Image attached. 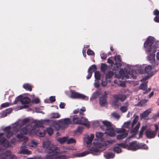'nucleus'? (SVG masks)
I'll list each match as a JSON object with an SVG mask.
<instances>
[{"mask_svg":"<svg viewBox=\"0 0 159 159\" xmlns=\"http://www.w3.org/2000/svg\"><path fill=\"white\" fill-rule=\"evenodd\" d=\"M48 152L53 155L55 159H66L67 156L64 154L65 151L61 152H59V149L57 146H52L49 148Z\"/></svg>","mask_w":159,"mask_h":159,"instance_id":"f257e3e1","label":"nucleus"},{"mask_svg":"<svg viewBox=\"0 0 159 159\" xmlns=\"http://www.w3.org/2000/svg\"><path fill=\"white\" fill-rule=\"evenodd\" d=\"M154 42V38L149 36L147 39L146 41L144 43V47L146 48L148 46H149L148 48L146 49V52H155L157 51V49L155 47L152 45V44Z\"/></svg>","mask_w":159,"mask_h":159,"instance_id":"f03ea898","label":"nucleus"},{"mask_svg":"<svg viewBox=\"0 0 159 159\" xmlns=\"http://www.w3.org/2000/svg\"><path fill=\"white\" fill-rule=\"evenodd\" d=\"M118 146L124 148H127L129 150L134 151L138 149V143L136 141L130 142L129 144L125 143H120L117 144Z\"/></svg>","mask_w":159,"mask_h":159,"instance_id":"7ed1b4c3","label":"nucleus"},{"mask_svg":"<svg viewBox=\"0 0 159 159\" xmlns=\"http://www.w3.org/2000/svg\"><path fill=\"white\" fill-rule=\"evenodd\" d=\"M155 129L154 130H152L150 129H147L146 130L145 134L147 138L148 139L154 138L157 135V133L158 129V125H155Z\"/></svg>","mask_w":159,"mask_h":159,"instance_id":"20e7f679","label":"nucleus"},{"mask_svg":"<svg viewBox=\"0 0 159 159\" xmlns=\"http://www.w3.org/2000/svg\"><path fill=\"white\" fill-rule=\"evenodd\" d=\"M113 97L114 99L113 103L115 106L118 105L119 100H120L122 102L125 100L126 98V95L123 94H115L113 96Z\"/></svg>","mask_w":159,"mask_h":159,"instance_id":"39448f33","label":"nucleus"},{"mask_svg":"<svg viewBox=\"0 0 159 159\" xmlns=\"http://www.w3.org/2000/svg\"><path fill=\"white\" fill-rule=\"evenodd\" d=\"M11 152L10 151H7L3 153H2L1 150H0V159H16V157L13 155H11Z\"/></svg>","mask_w":159,"mask_h":159,"instance_id":"423d86ee","label":"nucleus"},{"mask_svg":"<svg viewBox=\"0 0 159 159\" xmlns=\"http://www.w3.org/2000/svg\"><path fill=\"white\" fill-rule=\"evenodd\" d=\"M70 92V97L72 98L84 99L86 98L85 96L75 92L74 90H71Z\"/></svg>","mask_w":159,"mask_h":159,"instance_id":"0eeeda50","label":"nucleus"},{"mask_svg":"<svg viewBox=\"0 0 159 159\" xmlns=\"http://www.w3.org/2000/svg\"><path fill=\"white\" fill-rule=\"evenodd\" d=\"M29 119L28 118L24 119L20 124L17 125L16 126L13 127V130L16 132L19 131L20 128L29 123Z\"/></svg>","mask_w":159,"mask_h":159,"instance_id":"6e6552de","label":"nucleus"},{"mask_svg":"<svg viewBox=\"0 0 159 159\" xmlns=\"http://www.w3.org/2000/svg\"><path fill=\"white\" fill-rule=\"evenodd\" d=\"M102 123L103 125L101 126L100 128L103 131L106 130H108L113 127L112 124L110 122L105 120L102 121Z\"/></svg>","mask_w":159,"mask_h":159,"instance_id":"1a4fd4ad","label":"nucleus"},{"mask_svg":"<svg viewBox=\"0 0 159 159\" xmlns=\"http://www.w3.org/2000/svg\"><path fill=\"white\" fill-rule=\"evenodd\" d=\"M4 135L3 133H0V144L2 145L5 148H7L9 146V142L5 138L2 137Z\"/></svg>","mask_w":159,"mask_h":159,"instance_id":"9d476101","label":"nucleus"},{"mask_svg":"<svg viewBox=\"0 0 159 159\" xmlns=\"http://www.w3.org/2000/svg\"><path fill=\"white\" fill-rule=\"evenodd\" d=\"M59 122L61 123V125H62V128H65L67 127L69 124L71 123V121L70 119L69 118H65L63 120H60Z\"/></svg>","mask_w":159,"mask_h":159,"instance_id":"9b49d317","label":"nucleus"},{"mask_svg":"<svg viewBox=\"0 0 159 159\" xmlns=\"http://www.w3.org/2000/svg\"><path fill=\"white\" fill-rule=\"evenodd\" d=\"M51 142L49 141L46 140L44 141L43 143V147L44 148H46L45 150V153H50L49 152V151L48 149H49V148L52 146H56V145L52 144L50 145Z\"/></svg>","mask_w":159,"mask_h":159,"instance_id":"f8f14e48","label":"nucleus"},{"mask_svg":"<svg viewBox=\"0 0 159 159\" xmlns=\"http://www.w3.org/2000/svg\"><path fill=\"white\" fill-rule=\"evenodd\" d=\"M46 131L42 129L39 128L35 131V133L36 135L40 137H43L46 134Z\"/></svg>","mask_w":159,"mask_h":159,"instance_id":"ddd939ff","label":"nucleus"},{"mask_svg":"<svg viewBox=\"0 0 159 159\" xmlns=\"http://www.w3.org/2000/svg\"><path fill=\"white\" fill-rule=\"evenodd\" d=\"M20 102L23 105L27 104L30 103V99L27 97H23L21 95Z\"/></svg>","mask_w":159,"mask_h":159,"instance_id":"4468645a","label":"nucleus"},{"mask_svg":"<svg viewBox=\"0 0 159 159\" xmlns=\"http://www.w3.org/2000/svg\"><path fill=\"white\" fill-rule=\"evenodd\" d=\"M152 69V66L150 65L148 66L145 68L144 70H140V72L142 74L147 73L149 75H150L151 73V71Z\"/></svg>","mask_w":159,"mask_h":159,"instance_id":"2eb2a0df","label":"nucleus"},{"mask_svg":"<svg viewBox=\"0 0 159 159\" xmlns=\"http://www.w3.org/2000/svg\"><path fill=\"white\" fill-rule=\"evenodd\" d=\"M107 95H103L99 98V103L101 106H104L107 103Z\"/></svg>","mask_w":159,"mask_h":159,"instance_id":"dca6fc26","label":"nucleus"},{"mask_svg":"<svg viewBox=\"0 0 159 159\" xmlns=\"http://www.w3.org/2000/svg\"><path fill=\"white\" fill-rule=\"evenodd\" d=\"M125 106H122L120 108V110L122 113H125L127 111L128 109L129 104L128 102H126L125 103Z\"/></svg>","mask_w":159,"mask_h":159,"instance_id":"f3484780","label":"nucleus"},{"mask_svg":"<svg viewBox=\"0 0 159 159\" xmlns=\"http://www.w3.org/2000/svg\"><path fill=\"white\" fill-rule=\"evenodd\" d=\"M73 121L74 124H80L81 123V119L77 115H75L73 116Z\"/></svg>","mask_w":159,"mask_h":159,"instance_id":"a211bd4d","label":"nucleus"},{"mask_svg":"<svg viewBox=\"0 0 159 159\" xmlns=\"http://www.w3.org/2000/svg\"><path fill=\"white\" fill-rule=\"evenodd\" d=\"M52 124L53 127L57 131L59 130L60 127L62 128V125H61V123H60V125L58 122L56 121H53Z\"/></svg>","mask_w":159,"mask_h":159,"instance_id":"6ab92c4d","label":"nucleus"},{"mask_svg":"<svg viewBox=\"0 0 159 159\" xmlns=\"http://www.w3.org/2000/svg\"><path fill=\"white\" fill-rule=\"evenodd\" d=\"M153 53L150 54L148 57V60L150 61V63H153L155 62V52H152Z\"/></svg>","mask_w":159,"mask_h":159,"instance_id":"aec40b11","label":"nucleus"},{"mask_svg":"<svg viewBox=\"0 0 159 159\" xmlns=\"http://www.w3.org/2000/svg\"><path fill=\"white\" fill-rule=\"evenodd\" d=\"M151 112V111L150 109L147 110L140 114V117L141 118H144L147 117Z\"/></svg>","mask_w":159,"mask_h":159,"instance_id":"412c9836","label":"nucleus"},{"mask_svg":"<svg viewBox=\"0 0 159 159\" xmlns=\"http://www.w3.org/2000/svg\"><path fill=\"white\" fill-rule=\"evenodd\" d=\"M23 87L27 91H31L32 90V86L30 84H24L23 85Z\"/></svg>","mask_w":159,"mask_h":159,"instance_id":"4be33fe9","label":"nucleus"},{"mask_svg":"<svg viewBox=\"0 0 159 159\" xmlns=\"http://www.w3.org/2000/svg\"><path fill=\"white\" fill-rule=\"evenodd\" d=\"M105 157L107 159L112 158L115 157V154L112 152H109L104 154Z\"/></svg>","mask_w":159,"mask_h":159,"instance_id":"5701e85b","label":"nucleus"},{"mask_svg":"<svg viewBox=\"0 0 159 159\" xmlns=\"http://www.w3.org/2000/svg\"><path fill=\"white\" fill-rule=\"evenodd\" d=\"M90 152L89 151H86L82 152L76 153L75 156L77 157H83L89 154Z\"/></svg>","mask_w":159,"mask_h":159,"instance_id":"b1692460","label":"nucleus"},{"mask_svg":"<svg viewBox=\"0 0 159 159\" xmlns=\"http://www.w3.org/2000/svg\"><path fill=\"white\" fill-rule=\"evenodd\" d=\"M134 118L133 120V122L131 124V127L132 128H133V127H134V125L137 123L139 119L138 116L136 115L135 114H134Z\"/></svg>","mask_w":159,"mask_h":159,"instance_id":"393cba45","label":"nucleus"},{"mask_svg":"<svg viewBox=\"0 0 159 159\" xmlns=\"http://www.w3.org/2000/svg\"><path fill=\"white\" fill-rule=\"evenodd\" d=\"M109 132L108 135L111 137H113L116 135L115 130L113 127L111 128L110 129L107 130Z\"/></svg>","mask_w":159,"mask_h":159,"instance_id":"a878e982","label":"nucleus"},{"mask_svg":"<svg viewBox=\"0 0 159 159\" xmlns=\"http://www.w3.org/2000/svg\"><path fill=\"white\" fill-rule=\"evenodd\" d=\"M94 138V135L93 134H91L90 137L88 136L87 139V140L86 141V144L88 145H89L91 144Z\"/></svg>","mask_w":159,"mask_h":159,"instance_id":"bb28decb","label":"nucleus"},{"mask_svg":"<svg viewBox=\"0 0 159 159\" xmlns=\"http://www.w3.org/2000/svg\"><path fill=\"white\" fill-rule=\"evenodd\" d=\"M128 133H127L125 132L123 133L122 134L117 135V139L119 140L122 139L128 136Z\"/></svg>","mask_w":159,"mask_h":159,"instance_id":"cd10ccee","label":"nucleus"},{"mask_svg":"<svg viewBox=\"0 0 159 159\" xmlns=\"http://www.w3.org/2000/svg\"><path fill=\"white\" fill-rule=\"evenodd\" d=\"M28 132V129L26 127L22 128L20 130V133L24 135H26Z\"/></svg>","mask_w":159,"mask_h":159,"instance_id":"c85d7f7f","label":"nucleus"},{"mask_svg":"<svg viewBox=\"0 0 159 159\" xmlns=\"http://www.w3.org/2000/svg\"><path fill=\"white\" fill-rule=\"evenodd\" d=\"M114 75V73L112 71H109L106 75V79L107 80L108 79L111 78Z\"/></svg>","mask_w":159,"mask_h":159,"instance_id":"c756f323","label":"nucleus"},{"mask_svg":"<svg viewBox=\"0 0 159 159\" xmlns=\"http://www.w3.org/2000/svg\"><path fill=\"white\" fill-rule=\"evenodd\" d=\"M140 123L139 122L137 124L136 126L132 129L131 131V132L133 133H134L135 134H136L137 132L139 130V129L140 126Z\"/></svg>","mask_w":159,"mask_h":159,"instance_id":"7c9ffc66","label":"nucleus"},{"mask_svg":"<svg viewBox=\"0 0 159 159\" xmlns=\"http://www.w3.org/2000/svg\"><path fill=\"white\" fill-rule=\"evenodd\" d=\"M94 76L96 80L99 81L101 79V75L98 71H96L95 72Z\"/></svg>","mask_w":159,"mask_h":159,"instance_id":"2f4dec72","label":"nucleus"},{"mask_svg":"<svg viewBox=\"0 0 159 159\" xmlns=\"http://www.w3.org/2000/svg\"><path fill=\"white\" fill-rule=\"evenodd\" d=\"M90 150L91 151L90 152L91 153L93 154V155H95L96 153L99 152V149L96 148H92Z\"/></svg>","mask_w":159,"mask_h":159,"instance_id":"473e14b6","label":"nucleus"},{"mask_svg":"<svg viewBox=\"0 0 159 159\" xmlns=\"http://www.w3.org/2000/svg\"><path fill=\"white\" fill-rule=\"evenodd\" d=\"M97 69L96 66L94 64L92 65L89 69L88 71H92L94 72L96 71Z\"/></svg>","mask_w":159,"mask_h":159,"instance_id":"72a5a7b5","label":"nucleus"},{"mask_svg":"<svg viewBox=\"0 0 159 159\" xmlns=\"http://www.w3.org/2000/svg\"><path fill=\"white\" fill-rule=\"evenodd\" d=\"M147 85L146 83L141 84L139 87V89L144 90H146L147 89Z\"/></svg>","mask_w":159,"mask_h":159,"instance_id":"f704fd0d","label":"nucleus"},{"mask_svg":"<svg viewBox=\"0 0 159 159\" xmlns=\"http://www.w3.org/2000/svg\"><path fill=\"white\" fill-rule=\"evenodd\" d=\"M138 149L140 148L147 149L148 148L147 146L145 144L138 143Z\"/></svg>","mask_w":159,"mask_h":159,"instance_id":"c9c22d12","label":"nucleus"},{"mask_svg":"<svg viewBox=\"0 0 159 159\" xmlns=\"http://www.w3.org/2000/svg\"><path fill=\"white\" fill-rule=\"evenodd\" d=\"M67 137H64L62 138L59 139L58 141L60 143L63 144L67 141Z\"/></svg>","mask_w":159,"mask_h":159,"instance_id":"e433bc0d","label":"nucleus"},{"mask_svg":"<svg viewBox=\"0 0 159 159\" xmlns=\"http://www.w3.org/2000/svg\"><path fill=\"white\" fill-rule=\"evenodd\" d=\"M46 131L49 135H51L53 133V130L51 127H49L47 128Z\"/></svg>","mask_w":159,"mask_h":159,"instance_id":"4c0bfd02","label":"nucleus"},{"mask_svg":"<svg viewBox=\"0 0 159 159\" xmlns=\"http://www.w3.org/2000/svg\"><path fill=\"white\" fill-rule=\"evenodd\" d=\"M83 117H81V125H84L85 126H87V125L88 124V120L87 119L84 118V121L83 122H82L83 121Z\"/></svg>","mask_w":159,"mask_h":159,"instance_id":"58836bf2","label":"nucleus"},{"mask_svg":"<svg viewBox=\"0 0 159 159\" xmlns=\"http://www.w3.org/2000/svg\"><path fill=\"white\" fill-rule=\"evenodd\" d=\"M148 101L147 100H143L138 103V105L140 106H143Z\"/></svg>","mask_w":159,"mask_h":159,"instance_id":"ea45409f","label":"nucleus"},{"mask_svg":"<svg viewBox=\"0 0 159 159\" xmlns=\"http://www.w3.org/2000/svg\"><path fill=\"white\" fill-rule=\"evenodd\" d=\"M107 68V66L105 64H102L101 67V70L103 73H105Z\"/></svg>","mask_w":159,"mask_h":159,"instance_id":"a19ab883","label":"nucleus"},{"mask_svg":"<svg viewBox=\"0 0 159 159\" xmlns=\"http://www.w3.org/2000/svg\"><path fill=\"white\" fill-rule=\"evenodd\" d=\"M113 150L115 152L117 153H120L121 152V148L118 146H116L114 147L113 149Z\"/></svg>","mask_w":159,"mask_h":159,"instance_id":"79ce46f5","label":"nucleus"},{"mask_svg":"<svg viewBox=\"0 0 159 159\" xmlns=\"http://www.w3.org/2000/svg\"><path fill=\"white\" fill-rule=\"evenodd\" d=\"M101 95L100 92L98 91H96L93 93L92 97L93 98L95 99L99 95Z\"/></svg>","mask_w":159,"mask_h":159,"instance_id":"37998d69","label":"nucleus"},{"mask_svg":"<svg viewBox=\"0 0 159 159\" xmlns=\"http://www.w3.org/2000/svg\"><path fill=\"white\" fill-rule=\"evenodd\" d=\"M6 134V136L7 138H10L13 135V133L12 131H10L5 132Z\"/></svg>","mask_w":159,"mask_h":159,"instance_id":"c03bdc74","label":"nucleus"},{"mask_svg":"<svg viewBox=\"0 0 159 159\" xmlns=\"http://www.w3.org/2000/svg\"><path fill=\"white\" fill-rule=\"evenodd\" d=\"M48 154L46 155V158L45 159H53L54 157L53 155L50 153H47Z\"/></svg>","mask_w":159,"mask_h":159,"instance_id":"a18cd8bd","label":"nucleus"},{"mask_svg":"<svg viewBox=\"0 0 159 159\" xmlns=\"http://www.w3.org/2000/svg\"><path fill=\"white\" fill-rule=\"evenodd\" d=\"M111 116L114 117L119 119L120 116L116 112H114L111 113Z\"/></svg>","mask_w":159,"mask_h":159,"instance_id":"49530a36","label":"nucleus"},{"mask_svg":"<svg viewBox=\"0 0 159 159\" xmlns=\"http://www.w3.org/2000/svg\"><path fill=\"white\" fill-rule=\"evenodd\" d=\"M21 97V95H20L19 96H18L16 98L15 101L13 102V104H16L19 101H20V102Z\"/></svg>","mask_w":159,"mask_h":159,"instance_id":"de8ad7c7","label":"nucleus"},{"mask_svg":"<svg viewBox=\"0 0 159 159\" xmlns=\"http://www.w3.org/2000/svg\"><path fill=\"white\" fill-rule=\"evenodd\" d=\"M103 136V134L101 132H98L96 133V136L97 138L101 139Z\"/></svg>","mask_w":159,"mask_h":159,"instance_id":"09e8293b","label":"nucleus"},{"mask_svg":"<svg viewBox=\"0 0 159 159\" xmlns=\"http://www.w3.org/2000/svg\"><path fill=\"white\" fill-rule=\"evenodd\" d=\"M75 142L76 140L72 138L69 139V140L67 141V144L72 143H75Z\"/></svg>","mask_w":159,"mask_h":159,"instance_id":"8fccbe9b","label":"nucleus"},{"mask_svg":"<svg viewBox=\"0 0 159 159\" xmlns=\"http://www.w3.org/2000/svg\"><path fill=\"white\" fill-rule=\"evenodd\" d=\"M34 126H35L36 127L42 128L43 127V124L40 122H36Z\"/></svg>","mask_w":159,"mask_h":159,"instance_id":"3c124183","label":"nucleus"},{"mask_svg":"<svg viewBox=\"0 0 159 159\" xmlns=\"http://www.w3.org/2000/svg\"><path fill=\"white\" fill-rule=\"evenodd\" d=\"M86 111L85 108L84 107H83L80 109L79 111V113L80 115H84L83 112Z\"/></svg>","mask_w":159,"mask_h":159,"instance_id":"603ef678","label":"nucleus"},{"mask_svg":"<svg viewBox=\"0 0 159 159\" xmlns=\"http://www.w3.org/2000/svg\"><path fill=\"white\" fill-rule=\"evenodd\" d=\"M115 60L116 62H121L120 57L119 55H117L115 57Z\"/></svg>","mask_w":159,"mask_h":159,"instance_id":"864d4df0","label":"nucleus"},{"mask_svg":"<svg viewBox=\"0 0 159 159\" xmlns=\"http://www.w3.org/2000/svg\"><path fill=\"white\" fill-rule=\"evenodd\" d=\"M87 54L89 55H94V52L90 49H89L87 51Z\"/></svg>","mask_w":159,"mask_h":159,"instance_id":"5fc2aeb1","label":"nucleus"},{"mask_svg":"<svg viewBox=\"0 0 159 159\" xmlns=\"http://www.w3.org/2000/svg\"><path fill=\"white\" fill-rule=\"evenodd\" d=\"M130 124L131 121H129L124 123V126L125 128H129Z\"/></svg>","mask_w":159,"mask_h":159,"instance_id":"6e6d98bb","label":"nucleus"},{"mask_svg":"<svg viewBox=\"0 0 159 159\" xmlns=\"http://www.w3.org/2000/svg\"><path fill=\"white\" fill-rule=\"evenodd\" d=\"M50 101L51 102H53L55 101V97L54 96H51L49 98Z\"/></svg>","mask_w":159,"mask_h":159,"instance_id":"4d7b16f0","label":"nucleus"},{"mask_svg":"<svg viewBox=\"0 0 159 159\" xmlns=\"http://www.w3.org/2000/svg\"><path fill=\"white\" fill-rule=\"evenodd\" d=\"M9 104L8 102H5L2 104L1 107L2 108H5L9 106Z\"/></svg>","mask_w":159,"mask_h":159,"instance_id":"13d9d810","label":"nucleus"},{"mask_svg":"<svg viewBox=\"0 0 159 159\" xmlns=\"http://www.w3.org/2000/svg\"><path fill=\"white\" fill-rule=\"evenodd\" d=\"M60 116V115L58 113H57L53 114L52 117L54 118H58Z\"/></svg>","mask_w":159,"mask_h":159,"instance_id":"bf43d9fd","label":"nucleus"},{"mask_svg":"<svg viewBox=\"0 0 159 159\" xmlns=\"http://www.w3.org/2000/svg\"><path fill=\"white\" fill-rule=\"evenodd\" d=\"M31 146L32 147H36L37 145V143L34 140L32 141L31 142Z\"/></svg>","mask_w":159,"mask_h":159,"instance_id":"052dcab7","label":"nucleus"},{"mask_svg":"<svg viewBox=\"0 0 159 159\" xmlns=\"http://www.w3.org/2000/svg\"><path fill=\"white\" fill-rule=\"evenodd\" d=\"M107 57V55L104 52H103L101 55V58L102 59L106 60Z\"/></svg>","mask_w":159,"mask_h":159,"instance_id":"680f3d73","label":"nucleus"},{"mask_svg":"<svg viewBox=\"0 0 159 159\" xmlns=\"http://www.w3.org/2000/svg\"><path fill=\"white\" fill-rule=\"evenodd\" d=\"M39 100L38 98H36L33 99L32 100V102L35 103L36 104H37L39 102Z\"/></svg>","mask_w":159,"mask_h":159,"instance_id":"e2e57ef3","label":"nucleus"},{"mask_svg":"<svg viewBox=\"0 0 159 159\" xmlns=\"http://www.w3.org/2000/svg\"><path fill=\"white\" fill-rule=\"evenodd\" d=\"M88 75L86 77H87V79H89L91 78V77L92 76L93 72L92 71H88Z\"/></svg>","mask_w":159,"mask_h":159,"instance_id":"0e129e2a","label":"nucleus"},{"mask_svg":"<svg viewBox=\"0 0 159 159\" xmlns=\"http://www.w3.org/2000/svg\"><path fill=\"white\" fill-rule=\"evenodd\" d=\"M83 127L82 126H78L76 129L78 132H81L83 131Z\"/></svg>","mask_w":159,"mask_h":159,"instance_id":"69168bd1","label":"nucleus"},{"mask_svg":"<svg viewBox=\"0 0 159 159\" xmlns=\"http://www.w3.org/2000/svg\"><path fill=\"white\" fill-rule=\"evenodd\" d=\"M154 15L157 16H159V11L157 9L153 11Z\"/></svg>","mask_w":159,"mask_h":159,"instance_id":"338daca9","label":"nucleus"},{"mask_svg":"<svg viewBox=\"0 0 159 159\" xmlns=\"http://www.w3.org/2000/svg\"><path fill=\"white\" fill-rule=\"evenodd\" d=\"M154 20L156 22H159V16H156L154 19Z\"/></svg>","mask_w":159,"mask_h":159,"instance_id":"774afa93","label":"nucleus"}]
</instances>
